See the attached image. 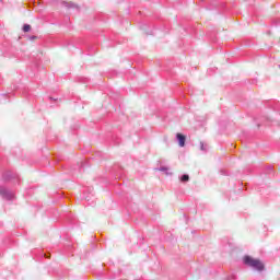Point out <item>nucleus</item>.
<instances>
[{
    "instance_id": "obj_3",
    "label": "nucleus",
    "mask_w": 280,
    "mask_h": 280,
    "mask_svg": "<svg viewBox=\"0 0 280 280\" xmlns=\"http://www.w3.org/2000/svg\"><path fill=\"white\" fill-rule=\"evenodd\" d=\"M2 180L4 183H9L10 180H19V174L11 171H7L2 174Z\"/></svg>"
},
{
    "instance_id": "obj_11",
    "label": "nucleus",
    "mask_w": 280,
    "mask_h": 280,
    "mask_svg": "<svg viewBox=\"0 0 280 280\" xmlns=\"http://www.w3.org/2000/svg\"><path fill=\"white\" fill-rule=\"evenodd\" d=\"M269 170H272V166H269Z\"/></svg>"
},
{
    "instance_id": "obj_10",
    "label": "nucleus",
    "mask_w": 280,
    "mask_h": 280,
    "mask_svg": "<svg viewBox=\"0 0 280 280\" xmlns=\"http://www.w3.org/2000/svg\"><path fill=\"white\" fill-rule=\"evenodd\" d=\"M36 36H30V40H35Z\"/></svg>"
},
{
    "instance_id": "obj_5",
    "label": "nucleus",
    "mask_w": 280,
    "mask_h": 280,
    "mask_svg": "<svg viewBox=\"0 0 280 280\" xmlns=\"http://www.w3.org/2000/svg\"><path fill=\"white\" fill-rule=\"evenodd\" d=\"M62 5H63V8H68V9L77 8V5L73 2H65L63 1Z\"/></svg>"
},
{
    "instance_id": "obj_8",
    "label": "nucleus",
    "mask_w": 280,
    "mask_h": 280,
    "mask_svg": "<svg viewBox=\"0 0 280 280\" xmlns=\"http://www.w3.org/2000/svg\"><path fill=\"white\" fill-rule=\"evenodd\" d=\"M32 30V26L30 24H24L23 32L27 33Z\"/></svg>"
},
{
    "instance_id": "obj_1",
    "label": "nucleus",
    "mask_w": 280,
    "mask_h": 280,
    "mask_svg": "<svg viewBox=\"0 0 280 280\" xmlns=\"http://www.w3.org/2000/svg\"><path fill=\"white\" fill-rule=\"evenodd\" d=\"M243 264L247 266L248 268H252L253 270H257V272H262L265 266L264 262L259 259H254L250 256H245L243 258Z\"/></svg>"
},
{
    "instance_id": "obj_7",
    "label": "nucleus",
    "mask_w": 280,
    "mask_h": 280,
    "mask_svg": "<svg viewBox=\"0 0 280 280\" xmlns=\"http://www.w3.org/2000/svg\"><path fill=\"white\" fill-rule=\"evenodd\" d=\"M180 183H189V176L187 174L182 175Z\"/></svg>"
},
{
    "instance_id": "obj_9",
    "label": "nucleus",
    "mask_w": 280,
    "mask_h": 280,
    "mask_svg": "<svg viewBox=\"0 0 280 280\" xmlns=\"http://www.w3.org/2000/svg\"><path fill=\"white\" fill-rule=\"evenodd\" d=\"M200 151L207 152V145H205V142H200Z\"/></svg>"
},
{
    "instance_id": "obj_2",
    "label": "nucleus",
    "mask_w": 280,
    "mask_h": 280,
    "mask_svg": "<svg viewBox=\"0 0 280 280\" xmlns=\"http://www.w3.org/2000/svg\"><path fill=\"white\" fill-rule=\"evenodd\" d=\"M0 196L2 197V200H14V191L3 186L0 187Z\"/></svg>"
},
{
    "instance_id": "obj_12",
    "label": "nucleus",
    "mask_w": 280,
    "mask_h": 280,
    "mask_svg": "<svg viewBox=\"0 0 280 280\" xmlns=\"http://www.w3.org/2000/svg\"><path fill=\"white\" fill-rule=\"evenodd\" d=\"M49 100H54V97H49Z\"/></svg>"
},
{
    "instance_id": "obj_4",
    "label": "nucleus",
    "mask_w": 280,
    "mask_h": 280,
    "mask_svg": "<svg viewBox=\"0 0 280 280\" xmlns=\"http://www.w3.org/2000/svg\"><path fill=\"white\" fill-rule=\"evenodd\" d=\"M176 139L179 148H185V141H186L185 136H183L182 133H177Z\"/></svg>"
},
{
    "instance_id": "obj_6",
    "label": "nucleus",
    "mask_w": 280,
    "mask_h": 280,
    "mask_svg": "<svg viewBox=\"0 0 280 280\" xmlns=\"http://www.w3.org/2000/svg\"><path fill=\"white\" fill-rule=\"evenodd\" d=\"M155 170H158L159 172H165V174H166L167 176H170L167 166H161V167L155 168Z\"/></svg>"
}]
</instances>
